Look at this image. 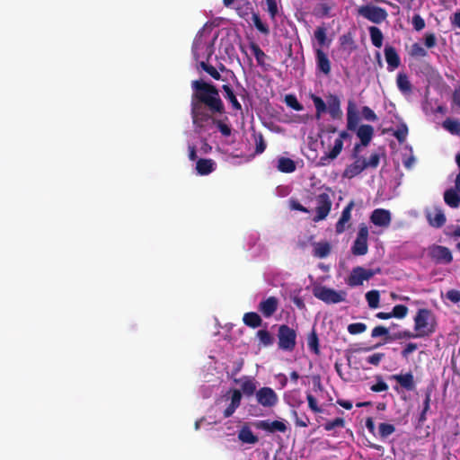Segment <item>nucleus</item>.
<instances>
[{
    "label": "nucleus",
    "mask_w": 460,
    "mask_h": 460,
    "mask_svg": "<svg viewBox=\"0 0 460 460\" xmlns=\"http://www.w3.org/2000/svg\"><path fill=\"white\" fill-rule=\"evenodd\" d=\"M356 130L361 145L363 146H368L374 135L373 127L371 125H361Z\"/></svg>",
    "instance_id": "nucleus-26"
},
{
    "label": "nucleus",
    "mask_w": 460,
    "mask_h": 460,
    "mask_svg": "<svg viewBox=\"0 0 460 460\" xmlns=\"http://www.w3.org/2000/svg\"><path fill=\"white\" fill-rule=\"evenodd\" d=\"M311 99L314 104V107H315V110H316V117L317 118H320L321 115L324 112H326L327 111V106H326V103L323 102V100L315 95V94H311Z\"/></svg>",
    "instance_id": "nucleus-43"
},
{
    "label": "nucleus",
    "mask_w": 460,
    "mask_h": 460,
    "mask_svg": "<svg viewBox=\"0 0 460 460\" xmlns=\"http://www.w3.org/2000/svg\"><path fill=\"white\" fill-rule=\"evenodd\" d=\"M306 399L308 402V407L312 411H314V413L322 412V409L318 406L317 401L313 394L308 393L306 394Z\"/></svg>",
    "instance_id": "nucleus-58"
},
{
    "label": "nucleus",
    "mask_w": 460,
    "mask_h": 460,
    "mask_svg": "<svg viewBox=\"0 0 460 460\" xmlns=\"http://www.w3.org/2000/svg\"><path fill=\"white\" fill-rule=\"evenodd\" d=\"M413 330L417 332L421 338H428L437 331V319L430 309L420 308L413 318Z\"/></svg>",
    "instance_id": "nucleus-2"
},
{
    "label": "nucleus",
    "mask_w": 460,
    "mask_h": 460,
    "mask_svg": "<svg viewBox=\"0 0 460 460\" xmlns=\"http://www.w3.org/2000/svg\"><path fill=\"white\" fill-rule=\"evenodd\" d=\"M316 207L315 212L316 215L313 218L314 222H319L327 217L332 208V199L328 193H320L315 198Z\"/></svg>",
    "instance_id": "nucleus-7"
},
{
    "label": "nucleus",
    "mask_w": 460,
    "mask_h": 460,
    "mask_svg": "<svg viewBox=\"0 0 460 460\" xmlns=\"http://www.w3.org/2000/svg\"><path fill=\"white\" fill-rule=\"evenodd\" d=\"M408 307L404 305H396L394 306L392 310V315L393 317L402 319L404 318L408 314Z\"/></svg>",
    "instance_id": "nucleus-52"
},
{
    "label": "nucleus",
    "mask_w": 460,
    "mask_h": 460,
    "mask_svg": "<svg viewBox=\"0 0 460 460\" xmlns=\"http://www.w3.org/2000/svg\"><path fill=\"white\" fill-rule=\"evenodd\" d=\"M418 348V345L413 342H409L406 344L404 349L402 350L401 354L403 358H408L409 355L415 351Z\"/></svg>",
    "instance_id": "nucleus-62"
},
{
    "label": "nucleus",
    "mask_w": 460,
    "mask_h": 460,
    "mask_svg": "<svg viewBox=\"0 0 460 460\" xmlns=\"http://www.w3.org/2000/svg\"><path fill=\"white\" fill-rule=\"evenodd\" d=\"M377 382L370 387V390L375 393L385 392L388 390V385L383 380L381 376H376Z\"/></svg>",
    "instance_id": "nucleus-53"
},
{
    "label": "nucleus",
    "mask_w": 460,
    "mask_h": 460,
    "mask_svg": "<svg viewBox=\"0 0 460 460\" xmlns=\"http://www.w3.org/2000/svg\"><path fill=\"white\" fill-rule=\"evenodd\" d=\"M366 300L370 308H377L379 306L380 295L377 290H370L366 294Z\"/></svg>",
    "instance_id": "nucleus-40"
},
{
    "label": "nucleus",
    "mask_w": 460,
    "mask_h": 460,
    "mask_svg": "<svg viewBox=\"0 0 460 460\" xmlns=\"http://www.w3.org/2000/svg\"><path fill=\"white\" fill-rule=\"evenodd\" d=\"M425 216L430 226L435 228L442 227L446 221L444 211L439 207H433L425 210Z\"/></svg>",
    "instance_id": "nucleus-12"
},
{
    "label": "nucleus",
    "mask_w": 460,
    "mask_h": 460,
    "mask_svg": "<svg viewBox=\"0 0 460 460\" xmlns=\"http://www.w3.org/2000/svg\"><path fill=\"white\" fill-rule=\"evenodd\" d=\"M355 203L353 200L349 201L348 205L343 208L341 216L335 225V232L340 234H342L347 227H349V221L351 218V210L353 209Z\"/></svg>",
    "instance_id": "nucleus-13"
},
{
    "label": "nucleus",
    "mask_w": 460,
    "mask_h": 460,
    "mask_svg": "<svg viewBox=\"0 0 460 460\" xmlns=\"http://www.w3.org/2000/svg\"><path fill=\"white\" fill-rule=\"evenodd\" d=\"M385 61L387 63V69L389 71H394V69L398 68L401 65V59L400 57L393 46L386 45L385 49Z\"/></svg>",
    "instance_id": "nucleus-17"
},
{
    "label": "nucleus",
    "mask_w": 460,
    "mask_h": 460,
    "mask_svg": "<svg viewBox=\"0 0 460 460\" xmlns=\"http://www.w3.org/2000/svg\"><path fill=\"white\" fill-rule=\"evenodd\" d=\"M370 221L375 226L387 227L391 223V213L384 208H376L372 212Z\"/></svg>",
    "instance_id": "nucleus-15"
},
{
    "label": "nucleus",
    "mask_w": 460,
    "mask_h": 460,
    "mask_svg": "<svg viewBox=\"0 0 460 460\" xmlns=\"http://www.w3.org/2000/svg\"><path fill=\"white\" fill-rule=\"evenodd\" d=\"M332 6L326 1L318 3L314 7V14L319 17L329 16Z\"/></svg>",
    "instance_id": "nucleus-44"
},
{
    "label": "nucleus",
    "mask_w": 460,
    "mask_h": 460,
    "mask_svg": "<svg viewBox=\"0 0 460 460\" xmlns=\"http://www.w3.org/2000/svg\"><path fill=\"white\" fill-rule=\"evenodd\" d=\"M349 133H348L346 130H342L340 132L339 137L335 139L334 146L332 148V150L328 153L323 155L320 158V164L321 165H327L331 160H334L338 157V155L341 153L343 148V140L350 138Z\"/></svg>",
    "instance_id": "nucleus-8"
},
{
    "label": "nucleus",
    "mask_w": 460,
    "mask_h": 460,
    "mask_svg": "<svg viewBox=\"0 0 460 460\" xmlns=\"http://www.w3.org/2000/svg\"><path fill=\"white\" fill-rule=\"evenodd\" d=\"M391 378L395 380L402 388L407 391H413L415 389L414 377L411 372H408L404 375H393Z\"/></svg>",
    "instance_id": "nucleus-20"
},
{
    "label": "nucleus",
    "mask_w": 460,
    "mask_h": 460,
    "mask_svg": "<svg viewBox=\"0 0 460 460\" xmlns=\"http://www.w3.org/2000/svg\"><path fill=\"white\" fill-rule=\"evenodd\" d=\"M222 90L224 92L225 99L231 103L233 111H241L242 105L240 102L237 100L236 94L233 87L229 84H225L222 85Z\"/></svg>",
    "instance_id": "nucleus-21"
},
{
    "label": "nucleus",
    "mask_w": 460,
    "mask_h": 460,
    "mask_svg": "<svg viewBox=\"0 0 460 460\" xmlns=\"http://www.w3.org/2000/svg\"><path fill=\"white\" fill-rule=\"evenodd\" d=\"M207 61H200L199 66L207 73L213 79L215 80H221L222 76L220 73L217 70L216 67H214L212 65H209Z\"/></svg>",
    "instance_id": "nucleus-42"
},
{
    "label": "nucleus",
    "mask_w": 460,
    "mask_h": 460,
    "mask_svg": "<svg viewBox=\"0 0 460 460\" xmlns=\"http://www.w3.org/2000/svg\"><path fill=\"white\" fill-rule=\"evenodd\" d=\"M258 427L261 429L262 430L268 431V432H282L284 433L287 430V426L284 422L279 420H273L270 421L269 420H261L259 422Z\"/></svg>",
    "instance_id": "nucleus-22"
},
{
    "label": "nucleus",
    "mask_w": 460,
    "mask_h": 460,
    "mask_svg": "<svg viewBox=\"0 0 460 460\" xmlns=\"http://www.w3.org/2000/svg\"><path fill=\"white\" fill-rule=\"evenodd\" d=\"M238 438L246 444H255L258 442V438L253 434L249 427H243L238 433Z\"/></svg>",
    "instance_id": "nucleus-34"
},
{
    "label": "nucleus",
    "mask_w": 460,
    "mask_h": 460,
    "mask_svg": "<svg viewBox=\"0 0 460 460\" xmlns=\"http://www.w3.org/2000/svg\"><path fill=\"white\" fill-rule=\"evenodd\" d=\"M380 156L377 153L372 154L368 160L365 159L367 168H376L379 165Z\"/></svg>",
    "instance_id": "nucleus-60"
},
{
    "label": "nucleus",
    "mask_w": 460,
    "mask_h": 460,
    "mask_svg": "<svg viewBox=\"0 0 460 460\" xmlns=\"http://www.w3.org/2000/svg\"><path fill=\"white\" fill-rule=\"evenodd\" d=\"M243 323L252 329L258 328L262 324L261 317L255 312L245 313L243 316Z\"/></svg>",
    "instance_id": "nucleus-31"
},
{
    "label": "nucleus",
    "mask_w": 460,
    "mask_h": 460,
    "mask_svg": "<svg viewBox=\"0 0 460 460\" xmlns=\"http://www.w3.org/2000/svg\"><path fill=\"white\" fill-rule=\"evenodd\" d=\"M358 14L373 23L379 24L386 20L388 13L385 8L374 4H365L358 8Z\"/></svg>",
    "instance_id": "nucleus-5"
},
{
    "label": "nucleus",
    "mask_w": 460,
    "mask_h": 460,
    "mask_svg": "<svg viewBox=\"0 0 460 460\" xmlns=\"http://www.w3.org/2000/svg\"><path fill=\"white\" fill-rule=\"evenodd\" d=\"M256 399L259 404L267 408L275 406L279 401L275 391L268 386L261 387L256 392Z\"/></svg>",
    "instance_id": "nucleus-11"
},
{
    "label": "nucleus",
    "mask_w": 460,
    "mask_h": 460,
    "mask_svg": "<svg viewBox=\"0 0 460 460\" xmlns=\"http://www.w3.org/2000/svg\"><path fill=\"white\" fill-rule=\"evenodd\" d=\"M235 383H241V389L245 396H252L256 391V383L250 376H243L241 379H234Z\"/></svg>",
    "instance_id": "nucleus-24"
},
{
    "label": "nucleus",
    "mask_w": 460,
    "mask_h": 460,
    "mask_svg": "<svg viewBox=\"0 0 460 460\" xmlns=\"http://www.w3.org/2000/svg\"><path fill=\"white\" fill-rule=\"evenodd\" d=\"M203 37H204V29H201L196 34L193 43H192L191 50H192V54L196 60H198L200 58V51L203 49L206 50L207 60H208L210 58V57L213 53L212 46L208 42L204 40Z\"/></svg>",
    "instance_id": "nucleus-10"
},
{
    "label": "nucleus",
    "mask_w": 460,
    "mask_h": 460,
    "mask_svg": "<svg viewBox=\"0 0 460 460\" xmlns=\"http://www.w3.org/2000/svg\"><path fill=\"white\" fill-rule=\"evenodd\" d=\"M396 84L403 94H410L412 92V85L405 73H399L396 77Z\"/></svg>",
    "instance_id": "nucleus-29"
},
{
    "label": "nucleus",
    "mask_w": 460,
    "mask_h": 460,
    "mask_svg": "<svg viewBox=\"0 0 460 460\" xmlns=\"http://www.w3.org/2000/svg\"><path fill=\"white\" fill-rule=\"evenodd\" d=\"M420 334L413 330V332L405 330L393 333L386 338L387 341H396L402 339H420Z\"/></svg>",
    "instance_id": "nucleus-35"
},
{
    "label": "nucleus",
    "mask_w": 460,
    "mask_h": 460,
    "mask_svg": "<svg viewBox=\"0 0 460 460\" xmlns=\"http://www.w3.org/2000/svg\"><path fill=\"white\" fill-rule=\"evenodd\" d=\"M429 256L438 264H449L453 261L450 249L442 245H432L429 247Z\"/></svg>",
    "instance_id": "nucleus-9"
},
{
    "label": "nucleus",
    "mask_w": 460,
    "mask_h": 460,
    "mask_svg": "<svg viewBox=\"0 0 460 460\" xmlns=\"http://www.w3.org/2000/svg\"><path fill=\"white\" fill-rule=\"evenodd\" d=\"M256 336L260 340V342L265 347L271 346L274 342V337L266 329L259 330Z\"/></svg>",
    "instance_id": "nucleus-39"
},
{
    "label": "nucleus",
    "mask_w": 460,
    "mask_h": 460,
    "mask_svg": "<svg viewBox=\"0 0 460 460\" xmlns=\"http://www.w3.org/2000/svg\"><path fill=\"white\" fill-rule=\"evenodd\" d=\"M231 402L224 411V417L228 418L234 414L235 410L240 406L242 400V392L238 389H234L231 391Z\"/></svg>",
    "instance_id": "nucleus-25"
},
{
    "label": "nucleus",
    "mask_w": 460,
    "mask_h": 460,
    "mask_svg": "<svg viewBox=\"0 0 460 460\" xmlns=\"http://www.w3.org/2000/svg\"><path fill=\"white\" fill-rule=\"evenodd\" d=\"M412 25H413V28L417 31H420L422 29H424V27H425V21H424V19L420 14H415L412 17Z\"/></svg>",
    "instance_id": "nucleus-61"
},
{
    "label": "nucleus",
    "mask_w": 460,
    "mask_h": 460,
    "mask_svg": "<svg viewBox=\"0 0 460 460\" xmlns=\"http://www.w3.org/2000/svg\"><path fill=\"white\" fill-rule=\"evenodd\" d=\"M408 135V127L406 124H401L398 128L394 132V136L399 143H403L406 140Z\"/></svg>",
    "instance_id": "nucleus-51"
},
{
    "label": "nucleus",
    "mask_w": 460,
    "mask_h": 460,
    "mask_svg": "<svg viewBox=\"0 0 460 460\" xmlns=\"http://www.w3.org/2000/svg\"><path fill=\"white\" fill-rule=\"evenodd\" d=\"M354 159L355 161L345 168L343 172L344 178L352 179L361 173L365 169H367L365 158Z\"/></svg>",
    "instance_id": "nucleus-16"
},
{
    "label": "nucleus",
    "mask_w": 460,
    "mask_h": 460,
    "mask_svg": "<svg viewBox=\"0 0 460 460\" xmlns=\"http://www.w3.org/2000/svg\"><path fill=\"white\" fill-rule=\"evenodd\" d=\"M345 427V420L343 418H336L332 420H329L326 423L323 424V429L326 431H332L336 428H344Z\"/></svg>",
    "instance_id": "nucleus-47"
},
{
    "label": "nucleus",
    "mask_w": 460,
    "mask_h": 460,
    "mask_svg": "<svg viewBox=\"0 0 460 460\" xmlns=\"http://www.w3.org/2000/svg\"><path fill=\"white\" fill-rule=\"evenodd\" d=\"M285 102L288 107L296 111H301L304 109L303 105L297 101L296 97L293 94L286 95Z\"/></svg>",
    "instance_id": "nucleus-49"
},
{
    "label": "nucleus",
    "mask_w": 460,
    "mask_h": 460,
    "mask_svg": "<svg viewBox=\"0 0 460 460\" xmlns=\"http://www.w3.org/2000/svg\"><path fill=\"white\" fill-rule=\"evenodd\" d=\"M252 54L254 55L255 58H256V61L258 63L259 66H263L264 65V59L266 58V55L265 53L261 50V49L260 48V46L255 43V42H251L250 45H249Z\"/></svg>",
    "instance_id": "nucleus-41"
},
{
    "label": "nucleus",
    "mask_w": 460,
    "mask_h": 460,
    "mask_svg": "<svg viewBox=\"0 0 460 460\" xmlns=\"http://www.w3.org/2000/svg\"><path fill=\"white\" fill-rule=\"evenodd\" d=\"M226 120H228L227 117L225 119H213V124L224 137H229L232 134V128Z\"/></svg>",
    "instance_id": "nucleus-38"
},
{
    "label": "nucleus",
    "mask_w": 460,
    "mask_h": 460,
    "mask_svg": "<svg viewBox=\"0 0 460 460\" xmlns=\"http://www.w3.org/2000/svg\"><path fill=\"white\" fill-rule=\"evenodd\" d=\"M365 280L363 267L358 266L354 268L350 272L347 284L350 287H357L362 285Z\"/></svg>",
    "instance_id": "nucleus-28"
},
{
    "label": "nucleus",
    "mask_w": 460,
    "mask_h": 460,
    "mask_svg": "<svg viewBox=\"0 0 460 460\" xmlns=\"http://www.w3.org/2000/svg\"><path fill=\"white\" fill-rule=\"evenodd\" d=\"M387 334H388V329L382 325L376 326L371 332L372 338H377V337L385 336Z\"/></svg>",
    "instance_id": "nucleus-63"
},
{
    "label": "nucleus",
    "mask_w": 460,
    "mask_h": 460,
    "mask_svg": "<svg viewBox=\"0 0 460 460\" xmlns=\"http://www.w3.org/2000/svg\"><path fill=\"white\" fill-rule=\"evenodd\" d=\"M372 44L376 48H381L383 45L384 36L381 30L376 26H371L368 29Z\"/></svg>",
    "instance_id": "nucleus-36"
},
{
    "label": "nucleus",
    "mask_w": 460,
    "mask_h": 460,
    "mask_svg": "<svg viewBox=\"0 0 460 460\" xmlns=\"http://www.w3.org/2000/svg\"><path fill=\"white\" fill-rule=\"evenodd\" d=\"M307 346L311 351H313L316 355H319V339L314 329L312 330V332L309 333L307 337Z\"/></svg>",
    "instance_id": "nucleus-37"
},
{
    "label": "nucleus",
    "mask_w": 460,
    "mask_h": 460,
    "mask_svg": "<svg viewBox=\"0 0 460 460\" xmlns=\"http://www.w3.org/2000/svg\"><path fill=\"white\" fill-rule=\"evenodd\" d=\"M278 170L281 172L290 173L296 171V163L288 157H280L278 160Z\"/></svg>",
    "instance_id": "nucleus-32"
},
{
    "label": "nucleus",
    "mask_w": 460,
    "mask_h": 460,
    "mask_svg": "<svg viewBox=\"0 0 460 460\" xmlns=\"http://www.w3.org/2000/svg\"><path fill=\"white\" fill-rule=\"evenodd\" d=\"M395 431V427L390 423H380L378 432L381 438H385Z\"/></svg>",
    "instance_id": "nucleus-48"
},
{
    "label": "nucleus",
    "mask_w": 460,
    "mask_h": 460,
    "mask_svg": "<svg viewBox=\"0 0 460 460\" xmlns=\"http://www.w3.org/2000/svg\"><path fill=\"white\" fill-rule=\"evenodd\" d=\"M367 239L368 228L364 223H362L358 226V232L356 240L354 241V243L351 247L352 254L356 256H362L367 254L368 251Z\"/></svg>",
    "instance_id": "nucleus-6"
},
{
    "label": "nucleus",
    "mask_w": 460,
    "mask_h": 460,
    "mask_svg": "<svg viewBox=\"0 0 460 460\" xmlns=\"http://www.w3.org/2000/svg\"><path fill=\"white\" fill-rule=\"evenodd\" d=\"M358 121L359 118L355 111V104L349 101L347 109V128L350 131H355L358 128Z\"/></svg>",
    "instance_id": "nucleus-23"
},
{
    "label": "nucleus",
    "mask_w": 460,
    "mask_h": 460,
    "mask_svg": "<svg viewBox=\"0 0 460 460\" xmlns=\"http://www.w3.org/2000/svg\"><path fill=\"white\" fill-rule=\"evenodd\" d=\"M278 347L284 351L291 352L296 346V332L288 324H280L278 330Z\"/></svg>",
    "instance_id": "nucleus-3"
},
{
    "label": "nucleus",
    "mask_w": 460,
    "mask_h": 460,
    "mask_svg": "<svg viewBox=\"0 0 460 460\" xmlns=\"http://www.w3.org/2000/svg\"><path fill=\"white\" fill-rule=\"evenodd\" d=\"M314 38L321 47L326 45L327 44L326 28L323 26L317 27L316 30L314 31Z\"/></svg>",
    "instance_id": "nucleus-50"
},
{
    "label": "nucleus",
    "mask_w": 460,
    "mask_h": 460,
    "mask_svg": "<svg viewBox=\"0 0 460 460\" xmlns=\"http://www.w3.org/2000/svg\"><path fill=\"white\" fill-rule=\"evenodd\" d=\"M327 103L330 116L334 119H341L342 116V111L341 109L340 98L335 94H329L327 96Z\"/></svg>",
    "instance_id": "nucleus-19"
},
{
    "label": "nucleus",
    "mask_w": 460,
    "mask_h": 460,
    "mask_svg": "<svg viewBox=\"0 0 460 460\" xmlns=\"http://www.w3.org/2000/svg\"><path fill=\"white\" fill-rule=\"evenodd\" d=\"M255 140V154L260 155L262 154L266 149V142L264 140L263 135L260 133H256L253 135Z\"/></svg>",
    "instance_id": "nucleus-46"
},
{
    "label": "nucleus",
    "mask_w": 460,
    "mask_h": 460,
    "mask_svg": "<svg viewBox=\"0 0 460 460\" xmlns=\"http://www.w3.org/2000/svg\"><path fill=\"white\" fill-rule=\"evenodd\" d=\"M385 357V353L377 352L368 356L366 360L368 364L377 367Z\"/></svg>",
    "instance_id": "nucleus-56"
},
{
    "label": "nucleus",
    "mask_w": 460,
    "mask_h": 460,
    "mask_svg": "<svg viewBox=\"0 0 460 460\" xmlns=\"http://www.w3.org/2000/svg\"><path fill=\"white\" fill-rule=\"evenodd\" d=\"M278 306V298L275 296H269L268 298L260 302L258 309L264 317L270 318L276 313Z\"/></svg>",
    "instance_id": "nucleus-14"
},
{
    "label": "nucleus",
    "mask_w": 460,
    "mask_h": 460,
    "mask_svg": "<svg viewBox=\"0 0 460 460\" xmlns=\"http://www.w3.org/2000/svg\"><path fill=\"white\" fill-rule=\"evenodd\" d=\"M191 89L190 115L196 128H202L211 115L226 113L225 104L215 84L202 79L193 80Z\"/></svg>",
    "instance_id": "nucleus-1"
},
{
    "label": "nucleus",
    "mask_w": 460,
    "mask_h": 460,
    "mask_svg": "<svg viewBox=\"0 0 460 460\" xmlns=\"http://www.w3.org/2000/svg\"><path fill=\"white\" fill-rule=\"evenodd\" d=\"M445 203L452 208H457L460 206V195L456 189H448L444 192Z\"/></svg>",
    "instance_id": "nucleus-30"
},
{
    "label": "nucleus",
    "mask_w": 460,
    "mask_h": 460,
    "mask_svg": "<svg viewBox=\"0 0 460 460\" xmlns=\"http://www.w3.org/2000/svg\"><path fill=\"white\" fill-rule=\"evenodd\" d=\"M331 252V245L328 242L316 243L314 245V255L317 258H326Z\"/></svg>",
    "instance_id": "nucleus-33"
},
{
    "label": "nucleus",
    "mask_w": 460,
    "mask_h": 460,
    "mask_svg": "<svg viewBox=\"0 0 460 460\" xmlns=\"http://www.w3.org/2000/svg\"><path fill=\"white\" fill-rule=\"evenodd\" d=\"M443 127L452 134H458L460 132L459 124L451 119L445 120Z\"/></svg>",
    "instance_id": "nucleus-57"
},
{
    "label": "nucleus",
    "mask_w": 460,
    "mask_h": 460,
    "mask_svg": "<svg viewBox=\"0 0 460 460\" xmlns=\"http://www.w3.org/2000/svg\"><path fill=\"white\" fill-rule=\"evenodd\" d=\"M366 330L367 325L363 323H350L348 326V332L352 335L360 334L366 332Z\"/></svg>",
    "instance_id": "nucleus-54"
},
{
    "label": "nucleus",
    "mask_w": 460,
    "mask_h": 460,
    "mask_svg": "<svg viewBox=\"0 0 460 460\" xmlns=\"http://www.w3.org/2000/svg\"><path fill=\"white\" fill-rule=\"evenodd\" d=\"M361 113L363 118L368 121H376L377 119L376 113L367 106L362 108Z\"/></svg>",
    "instance_id": "nucleus-59"
},
{
    "label": "nucleus",
    "mask_w": 460,
    "mask_h": 460,
    "mask_svg": "<svg viewBox=\"0 0 460 460\" xmlns=\"http://www.w3.org/2000/svg\"><path fill=\"white\" fill-rule=\"evenodd\" d=\"M289 208L292 210H296V211H300V212H304V213L309 212V210L305 207L301 205L296 199H291L289 200Z\"/></svg>",
    "instance_id": "nucleus-64"
},
{
    "label": "nucleus",
    "mask_w": 460,
    "mask_h": 460,
    "mask_svg": "<svg viewBox=\"0 0 460 460\" xmlns=\"http://www.w3.org/2000/svg\"><path fill=\"white\" fill-rule=\"evenodd\" d=\"M252 22H253V24H254L255 28H256L260 32H261V33H263V34H265V35H268V34L270 33V29H269L268 25H267V24H265V23L261 21V17H260L259 13H252Z\"/></svg>",
    "instance_id": "nucleus-45"
},
{
    "label": "nucleus",
    "mask_w": 460,
    "mask_h": 460,
    "mask_svg": "<svg viewBox=\"0 0 460 460\" xmlns=\"http://www.w3.org/2000/svg\"><path fill=\"white\" fill-rule=\"evenodd\" d=\"M411 55L412 57L424 58L428 55L427 50L419 43H414L411 46Z\"/></svg>",
    "instance_id": "nucleus-55"
},
{
    "label": "nucleus",
    "mask_w": 460,
    "mask_h": 460,
    "mask_svg": "<svg viewBox=\"0 0 460 460\" xmlns=\"http://www.w3.org/2000/svg\"><path fill=\"white\" fill-rule=\"evenodd\" d=\"M314 296L326 304H338L346 300L344 290L336 291L325 286H316L313 289Z\"/></svg>",
    "instance_id": "nucleus-4"
},
{
    "label": "nucleus",
    "mask_w": 460,
    "mask_h": 460,
    "mask_svg": "<svg viewBox=\"0 0 460 460\" xmlns=\"http://www.w3.org/2000/svg\"><path fill=\"white\" fill-rule=\"evenodd\" d=\"M216 169V163L212 159L200 158L197 161L196 170L199 175H208Z\"/></svg>",
    "instance_id": "nucleus-27"
},
{
    "label": "nucleus",
    "mask_w": 460,
    "mask_h": 460,
    "mask_svg": "<svg viewBox=\"0 0 460 460\" xmlns=\"http://www.w3.org/2000/svg\"><path fill=\"white\" fill-rule=\"evenodd\" d=\"M315 59L317 69L328 75L331 73V61L328 56L321 49H317L315 50Z\"/></svg>",
    "instance_id": "nucleus-18"
}]
</instances>
